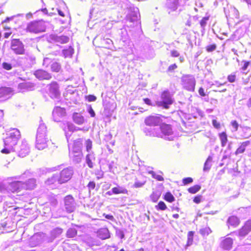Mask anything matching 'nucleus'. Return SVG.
I'll return each instance as SVG.
<instances>
[{
    "label": "nucleus",
    "instance_id": "nucleus-1",
    "mask_svg": "<svg viewBox=\"0 0 251 251\" xmlns=\"http://www.w3.org/2000/svg\"><path fill=\"white\" fill-rule=\"evenodd\" d=\"M20 138L21 133L18 129L13 128L7 132L6 137L3 140L4 148L1 152L7 154L14 151Z\"/></svg>",
    "mask_w": 251,
    "mask_h": 251
},
{
    "label": "nucleus",
    "instance_id": "nucleus-2",
    "mask_svg": "<svg viewBox=\"0 0 251 251\" xmlns=\"http://www.w3.org/2000/svg\"><path fill=\"white\" fill-rule=\"evenodd\" d=\"M49 142L47 126L41 119L37 130L35 148L38 150H43L47 148Z\"/></svg>",
    "mask_w": 251,
    "mask_h": 251
},
{
    "label": "nucleus",
    "instance_id": "nucleus-3",
    "mask_svg": "<svg viewBox=\"0 0 251 251\" xmlns=\"http://www.w3.org/2000/svg\"><path fill=\"white\" fill-rule=\"evenodd\" d=\"M160 100L156 102V105L158 107L168 109L174 102L173 96L168 90L164 91L160 97Z\"/></svg>",
    "mask_w": 251,
    "mask_h": 251
},
{
    "label": "nucleus",
    "instance_id": "nucleus-4",
    "mask_svg": "<svg viewBox=\"0 0 251 251\" xmlns=\"http://www.w3.org/2000/svg\"><path fill=\"white\" fill-rule=\"evenodd\" d=\"M74 168L72 166L66 167L64 164L51 168L43 167L39 169L40 173H51L60 172V173H73Z\"/></svg>",
    "mask_w": 251,
    "mask_h": 251
},
{
    "label": "nucleus",
    "instance_id": "nucleus-5",
    "mask_svg": "<svg viewBox=\"0 0 251 251\" xmlns=\"http://www.w3.org/2000/svg\"><path fill=\"white\" fill-rule=\"evenodd\" d=\"M181 84L186 90L193 92L195 90L196 85V80L192 75H183L181 78Z\"/></svg>",
    "mask_w": 251,
    "mask_h": 251
},
{
    "label": "nucleus",
    "instance_id": "nucleus-6",
    "mask_svg": "<svg viewBox=\"0 0 251 251\" xmlns=\"http://www.w3.org/2000/svg\"><path fill=\"white\" fill-rule=\"evenodd\" d=\"M158 132H160L159 137L164 138L166 140H173L174 136L171 126L167 124L162 125L159 128H157Z\"/></svg>",
    "mask_w": 251,
    "mask_h": 251
},
{
    "label": "nucleus",
    "instance_id": "nucleus-7",
    "mask_svg": "<svg viewBox=\"0 0 251 251\" xmlns=\"http://www.w3.org/2000/svg\"><path fill=\"white\" fill-rule=\"evenodd\" d=\"M10 48L16 54H24L25 46L19 39H13L11 41Z\"/></svg>",
    "mask_w": 251,
    "mask_h": 251
},
{
    "label": "nucleus",
    "instance_id": "nucleus-8",
    "mask_svg": "<svg viewBox=\"0 0 251 251\" xmlns=\"http://www.w3.org/2000/svg\"><path fill=\"white\" fill-rule=\"evenodd\" d=\"M26 29L27 32L38 33L45 31V28L42 23L33 21L28 24Z\"/></svg>",
    "mask_w": 251,
    "mask_h": 251
},
{
    "label": "nucleus",
    "instance_id": "nucleus-9",
    "mask_svg": "<svg viewBox=\"0 0 251 251\" xmlns=\"http://www.w3.org/2000/svg\"><path fill=\"white\" fill-rule=\"evenodd\" d=\"M13 151L17 152L18 156L20 157H24L27 155L30 152V147L26 141L22 140L21 144L15 147V150Z\"/></svg>",
    "mask_w": 251,
    "mask_h": 251
},
{
    "label": "nucleus",
    "instance_id": "nucleus-10",
    "mask_svg": "<svg viewBox=\"0 0 251 251\" xmlns=\"http://www.w3.org/2000/svg\"><path fill=\"white\" fill-rule=\"evenodd\" d=\"M62 128L65 132L66 137L68 142V146L69 148H70V144L69 143V138L71 136L72 132L74 131L80 130V128L75 126L72 123L69 122L64 123L62 126Z\"/></svg>",
    "mask_w": 251,
    "mask_h": 251
},
{
    "label": "nucleus",
    "instance_id": "nucleus-11",
    "mask_svg": "<svg viewBox=\"0 0 251 251\" xmlns=\"http://www.w3.org/2000/svg\"><path fill=\"white\" fill-rule=\"evenodd\" d=\"M49 95L52 99H58L60 94L59 86L56 82H52L49 85Z\"/></svg>",
    "mask_w": 251,
    "mask_h": 251
},
{
    "label": "nucleus",
    "instance_id": "nucleus-12",
    "mask_svg": "<svg viewBox=\"0 0 251 251\" xmlns=\"http://www.w3.org/2000/svg\"><path fill=\"white\" fill-rule=\"evenodd\" d=\"M162 122L161 117L159 116L152 115L147 117L145 120V123L149 126H155L159 125Z\"/></svg>",
    "mask_w": 251,
    "mask_h": 251
},
{
    "label": "nucleus",
    "instance_id": "nucleus-13",
    "mask_svg": "<svg viewBox=\"0 0 251 251\" xmlns=\"http://www.w3.org/2000/svg\"><path fill=\"white\" fill-rule=\"evenodd\" d=\"M64 204L66 210L69 213L73 212L75 209V200L73 197L71 195H68L64 198Z\"/></svg>",
    "mask_w": 251,
    "mask_h": 251
},
{
    "label": "nucleus",
    "instance_id": "nucleus-14",
    "mask_svg": "<svg viewBox=\"0 0 251 251\" xmlns=\"http://www.w3.org/2000/svg\"><path fill=\"white\" fill-rule=\"evenodd\" d=\"M65 115V109L60 106H56L53 110L52 116L54 121L58 122L60 118Z\"/></svg>",
    "mask_w": 251,
    "mask_h": 251
},
{
    "label": "nucleus",
    "instance_id": "nucleus-15",
    "mask_svg": "<svg viewBox=\"0 0 251 251\" xmlns=\"http://www.w3.org/2000/svg\"><path fill=\"white\" fill-rule=\"evenodd\" d=\"M251 231V219L247 220L239 230V235L245 236Z\"/></svg>",
    "mask_w": 251,
    "mask_h": 251
},
{
    "label": "nucleus",
    "instance_id": "nucleus-16",
    "mask_svg": "<svg viewBox=\"0 0 251 251\" xmlns=\"http://www.w3.org/2000/svg\"><path fill=\"white\" fill-rule=\"evenodd\" d=\"M240 220L239 218L235 215L229 216L226 222V224L228 228H235L239 226Z\"/></svg>",
    "mask_w": 251,
    "mask_h": 251
},
{
    "label": "nucleus",
    "instance_id": "nucleus-17",
    "mask_svg": "<svg viewBox=\"0 0 251 251\" xmlns=\"http://www.w3.org/2000/svg\"><path fill=\"white\" fill-rule=\"evenodd\" d=\"M69 155L71 159L75 164L80 163L83 158L82 151H70Z\"/></svg>",
    "mask_w": 251,
    "mask_h": 251
},
{
    "label": "nucleus",
    "instance_id": "nucleus-18",
    "mask_svg": "<svg viewBox=\"0 0 251 251\" xmlns=\"http://www.w3.org/2000/svg\"><path fill=\"white\" fill-rule=\"evenodd\" d=\"M34 75L39 80H49L51 78V75L50 73L42 69L36 71Z\"/></svg>",
    "mask_w": 251,
    "mask_h": 251
},
{
    "label": "nucleus",
    "instance_id": "nucleus-19",
    "mask_svg": "<svg viewBox=\"0 0 251 251\" xmlns=\"http://www.w3.org/2000/svg\"><path fill=\"white\" fill-rule=\"evenodd\" d=\"M233 239L230 237H224L221 241L220 247L225 250H230L233 245Z\"/></svg>",
    "mask_w": 251,
    "mask_h": 251
},
{
    "label": "nucleus",
    "instance_id": "nucleus-20",
    "mask_svg": "<svg viewBox=\"0 0 251 251\" xmlns=\"http://www.w3.org/2000/svg\"><path fill=\"white\" fill-rule=\"evenodd\" d=\"M12 95V90L9 87H1L0 88V99L2 100L8 99Z\"/></svg>",
    "mask_w": 251,
    "mask_h": 251
},
{
    "label": "nucleus",
    "instance_id": "nucleus-21",
    "mask_svg": "<svg viewBox=\"0 0 251 251\" xmlns=\"http://www.w3.org/2000/svg\"><path fill=\"white\" fill-rule=\"evenodd\" d=\"M97 236L102 240L109 239L110 237V234L107 227H102L99 229L97 231Z\"/></svg>",
    "mask_w": 251,
    "mask_h": 251
},
{
    "label": "nucleus",
    "instance_id": "nucleus-22",
    "mask_svg": "<svg viewBox=\"0 0 251 251\" xmlns=\"http://www.w3.org/2000/svg\"><path fill=\"white\" fill-rule=\"evenodd\" d=\"M9 189L13 193L19 192L23 190V182L16 181L9 184Z\"/></svg>",
    "mask_w": 251,
    "mask_h": 251
},
{
    "label": "nucleus",
    "instance_id": "nucleus-23",
    "mask_svg": "<svg viewBox=\"0 0 251 251\" xmlns=\"http://www.w3.org/2000/svg\"><path fill=\"white\" fill-rule=\"evenodd\" d=\"M143 131L147 136L156 137L160 136V132L157 131V128H152L151 126L144 128Z\"/></svg>",
    "mask_w": 251,
    "mask_h": 251
},
{
    "label": "nucleus",
    "instance_id": "nucleus-24",
    "mask_svg": "<svg viewBox=\"0 0 251 251\" xmlns=\"http://www.w3.org/2000/svg\"><path fill=\"white\" fill-rule=\"evenodd\" d=\"M34 85L29 82H24L18 85V89L21 92L32 91L34 89Z\"/></svg>",
    "mask_w": 251,
    "mask_h": 251
},
{
    "label": "nucleus",
    "instance_id": "nucleus-25",
    "mask_svg": "<svg viewBox=\"0 0 251 251\" xmlns=\"http://www.w3.org/2000/svg\"><path fill=\"white\" fill-rule=\"evenodd\" d=\"M23 190H30L33 189L36 186V180L34 179H30L23 182Z\"/></svg>",
    "mask_w": 251,
    "mask_h": 251
},
{
    "label": "nucleus",
    "instance_id": "nucleus-26",
    "mask_svg": "<svg viewBox=\"0 0 251 251\" xmlns=\"http://www.w3.org/2000/svg\"><path fill=\"white\" fill-rule=\"evenodd\" d=\"M51 38L56 43L60 44H65L68 42L69 38L67 36H58L56 35H52Z\"/></svg>",
    "mask_w": 251,
    "mask_h": 251
},
{
    "label": "nucleus",
    "instance_id": "nucleus-27",
    "mask_svg": "<svg viewBox=\"0 0 251 251\" xmlns=\"http://www.w3.org/2000/svg\"><path fill=\"white\" fill-rule=\"evenodd\" d=\"M82 139L78 138L74 141L71 151H82Z\"/></svg>",
    "mask_w": 251,
    "mask_h": 251
},
{
    "label": "nucleus",
    "instance_id": "nucleus-28",
    "mask_svg": "<svg viewBox=\"0 0 251 251\" xmlns=\"http://www.w3.org/2000/svg\"><path fill=\"white\" fill-rule=\"evenodd\" d=\"M178 0H168L166 3L167 7L171 11H176L178 7Z\"/></svg>",
    "mask_w": 251,
    "mask_h": 251
},
{
    "label": "nucleus",
    "instance_id": "nucleus-29",
    "mask_svg": "<svg viewBox=\"0 0 251 251\" xmlns=\"http://www.w3.org/2000/svg\"><path fill=\"white\" fill-rule=\"evenodd\" d=\"M250 144L249 141H246L242 142L239 148L236 150L235 152V154L237 155L239 154L243 153L246 150V148Z\"/></svg>",
    "mask_w": 251,
    "mask_h": 251
},
{
    "label": "nucleus",
    "instance_id": "nucleus-30",
    "mask_svg": "<svg viewBox=\"0 0 251 251\" xmlns=\"http://www.w3.org/2000/svg\"><path fill=\"white\" fill-rule=\"evenodd\" d=\"M95 160V155L93 152L88 153L86 157V162L89 167H93L94 161Z\"/></svg>",
    "mask_w": 251,
    "mask_h": 251
},
{
    "label": "nucleus",
    "instance_id": "nucleus-31",
    "mask_svg": "<svg viewBox=\"0 0 251 251\" xmlns=\"http://www.w3.org/2000/svg\"><path fill=\"white\" fill-rule=\"evenodd\" d=\"M112 193L113 194H127L128 191L126 189L120 186H117L112 189Z\"/></svg>",
    "mask_w": 251,
    "mask_h": 251
},
{
    "label": "nucleus",
    "instance_id": "nucleus-32",
    "mask_svg": "<svg viewBox=\"0 0 251 251\" xmlns=\"http://www.w3.org/2000/svg\"><path fill=\"white\" fill-rule=\"evenodd\" d=\"M74 122L77 125H82L84 122V119L82 115L78 113H75L73 116Z\"/></svg>",
    "mask_w": 251,
    "mask_h": 251
},
{
    "label": "nucleus",
    "instance_id": "nucleus-33",
    "mask_svg": "<svg viewBox=\"0 0 251 251\" xmlns=\"http://www.w3.org/2000/svg\"><path fill=\"white\" fill-rule=\"evenodd\" d=\"M243 35V31L242 29H237L230 36V40L232 41L238 40Z\"/></svg>",
    "mask_w": 251,
    "mask_h": 251
},
{
    "label": "nucleus",
    "instance_id": "nucleus-34",
    "mask_svg": "<svg viewBox=\"0 0 251 251\" xmlns=\"http://www.w3.org/2000/svg\"><path fill=\"white\" fill-rule=\"evenodd\" d=\"M219 137L221 141V146L225 147L227 142V136L225 132L219 133Z\"/></svg>",
    "mask_w": 251,
    "mask_h": 251
},
{
    "label": "nucleus",
    "instance_id": "nucleus-35",
    "mask_svg": "<svg viewBox=\"0 0 251 251\" xmlns=\"http://www.w3.org/2000/svg\"><path fill=\"white\" fill-rule=\"evenodd\" d=\"M27 65H31L35 64L36 58L34 55L31 54H27L25 56Z\"/></svg>",
    "mask_w": 251,
    "mask_h": 251
},
{
    "label": "nucleus",
    "instance_id": "nucleus-36",
    "mask_svg": "<svg viewBox=\"0 0 251 251\" xmlns=\"http://www.w3.org/2000/svg\"><path fill=\"white\" fill-rule=\"evenodd\" d=\"M232 142H230L228 143L227 148L224 151V155L223 156V159L228 158L230 157L231 154V150L232 149Z\"/></svg>",
    "mask_w": 251,
    "mask_h": 251
},
{
    "label": "nucleus",
    "instance_id": "nucleus-37",
    "mask_svg": "<svg viewBox=\"0 0 251 251\" xmlns=\"http://www.w3.org/2000/svg\"><path fill=\"white\" fill-rule=\"evenodd\" d=\"M74 52V49L70 46L67 49H64L62 50L63 56L66 57H71Z\"/></svg>",
    "mask_w": 251,
    "mask_h": 251
},
{
    "label": "nucleus",
    "instance_id": "nucleus-38",
    "mask_svg": "<svg viewBox=\"0 0 251 251\" xmlns=\"http://www.w3.org/2000/svg\"><path fill=\"white\" fill-rule=\"evenodd\" d=\"M163 199L170 203H172L175 201V198L170 192H167L164 195Z\"/></svg>",
    "mask_w": 251,
    "mask_h": 251
},
{
    "label": "nucleus",
    "instance_id": "nucleus-39",
    "mask_svg": "<svg viewBox=\"0 0 251 251\" xmlns=\"http://www.w3.org/2000/svg\"><path fill=\"white\" fill-rule=\"evenodd\" d=\"M77 231L74 227L69 228L66 232V236L68 238H74L77 235Z\"/></svg>",
    "mask_w": 251,
    "mask_h": 251
},
{
    "label": "nucleus",
    "instance_id": "nucleus-40",
    "mask_svg": "<svg viewBox=\"0 0 251 251\" xmlns=\"http://www.w3.org/2000/svg\"><path fill=\"white\" fill-rule=\"evenodd\" d=\"M50 68L52 72L56 73L59 72L61 68L60 64L55 61L51 63Z\"/></svg>",
    "mask_w": 251,
    "mask_h": 251
},
{
    "label": "nucleus",
    "instance_id": "nucleus-41",
    "mask_svg": "<svg viewBox=\"0 0 251 251\" xmlns=\"http://www.w3.org/2000/svg\"><path fill=\"white\" fill-rule=\"evenodd\" d=\"M195 234V232L193 231H190L187 233V241L186 243L187 246H190L192 245L193 242V238Z\"/></svg>",
    "mask_w": 251,
    "mask_h": 251
},
{
    "label": "nucleus",
    "instance_id": "nucleus-42",
    "mask_svg": "<svg viewBox=\"0 0 251 251\" xmlns=\"http://www.w3.org/2000/svg\"><path fill=\"white\" fill-rule=\"evenodd\" d=\"M212 162V157L211 156H209L206 160L203 167V170L204 171H208L210 169Z\"/></svg>",
    "mask_w": 251,
    "mask_h": 251
},
{
    "label": "nucleus",
    "instance_id": "nucleus-43",
    "mask_svg": "<svg viewBox=\"0 0 251 251\" xmlns=\"http://www.w3.org/2000/svg\"><path fill=\"white\" fill-rule=\"evenodd\" d=\"M67 175V174H60V176L58 179V181L60 183L66 182L70 180L71 176Z\"/></svg>",
    "mask_w": 251,
    "mask_h": 251
},
{
    "label": "nucleus",
    "instance_id": "nucleus-44",
    "mask_svg": "<svg viewBox=\"0 0 251 251\" xmlns=\"http://www.w3.org/2000/svg\"><path fill=\"white\" fill-rule=\"evenodd\" d=\"M201 189V186L200 185H195L188 189V191L191 194H195L199 192Z\"/></svg>",
    "mask_w": 251,
    "mask_h": 251
},
{
    "label": "nucleus",
    "instance_id": "nucleus-45",
    "mask_svg": "<svg viewBox=\"0 0 251 251\" xmlns=\"http://www.w3.org/2000/svg\"><path fill=\"white\" fill-rule=\"evenodd\" d=\"M85 146L86 147V150L88 153L93 152L91 151L92 148V142L90 139H87L85 142Z\"/></svg>",
    "mask_w": 251,
    "mask_h": 251
},
{
    "label": "nucleus",
    "instance_id": "nucleus-46",
    "mask_svg": "<svg viewBox=\"0 0 251 251\" xmlns=\"http://www.w3.org/2000/svg\"><path fill=\"white\" fill-rule=\"evenodd\" d=\"M155 208L158 210H160L163 211L165 210L167 208V207L164 201H160L158 202L157 205L155 206Z\"/></svg>",
    "mask_w": 251,
    "mask_h": 251
},
{
    "label": "nucleus",
    "instance_id": "nucleus-47",
    "mask_svg": "<svg viewBox=\"0 0 251 251\" xmlns=\"http://www.w3.org/2000/svg\"><path fill=\"white\" fill-rule=\"evenodd\" d=\"M140 173H154L153 169L150 167H141L140 169Z\"/></svg>",
    "mask_w": 251,
    "mask_h": 251
},
{
    "label": "nucleus",
    "instance_id": "nucleus-48",
    "mask_svg": "<svg viewBox=\"0 0 251 251\" xmlns=\"http://www.w3.org/2000/svg\"><path fill=\"white\" fill-rule=\"evenodd\" d=\"M52 62L53 61H52L50 58L46 57L43 60V66L47 67L50 64L51 65Z\"/></svg>",
    "mask_w": 251,
    "mask_h": 251
},
{
    "label": "nucleus",
    "instance_id": "nucleus-49",
    "mask_svg": "<svg viewBox=\"0 0 251 251\" xmlns=\"http://www.w3.org/2000/svg\"><path fill=\"white\" fill-rule=\"evenodd\" d=\"M201 199H202V196L199 195H197L195 197H194L193 201V202H195V203L199 204L201 202Z\"/></svg>",
    "mask_w": 251,
    "mask_h": 251
},
{
    "label": "nucleus",
    "instance_id": "nucleus-50",
    "mask_svg": "<svg viewBox=\"0 0 251 251\" xmlns=\"http://www.w3.org/2000/svg\"><path fill=\"white\" fill-rule=\"evenodd\" d=\"M193 179L191 177H187L182 179V183L184 185H186L191 183L193 182Z\"/></svg>",
    "mask_w": 251,
    "mask_h": 251
},
{
    "label": "nucleus",
    "instance_id": "nucleus-51",
    "mask_svg": "<svg viewBox=\"0 0 251 251\" xmlns=\"http://www.w3.org/2000/svg\"><path fill=\"white\" fill-rule=\"evenodd\" d=\"M206 50L208 52H211L215 50L216 49V45L215 44H212L208 45L206 47Z\"/></svg>",
    "mask_w": 251,
    "mask_h": 251
},
{
    "label": "nucleus",
    "instance_id": "nucleus-52",
    "mask_svg": "<svg viewBox=\"0 0 251 251\" xmlns=\"http://www.w3.org/2000/svg\"><path fill=\"white\" fill-rule=\"evenodd\" d=\"M87 110L91 117H94L95 116V112L91 105H89L87 107Z\"/></svg>",
    "mask_w": 251,
    "mask_h": 251
},
{
    "label": "nucleus",
    "instance_id": "nucleus-53",
    "mask_svg": "<svg viewBox=\"0 0 251 251\" xmlns=\"http://www.w3.org/2000/svg\"><path fill=\"white\" fill-rule=\"evenodd\" d=\"M236 75L235 73L232 74L227 76V80L230 82H234L235 81Z\"/></svg>",
    "mask_w": 251,
    "mask_h": 251
},
{
    "label": "nucleus",
    "instance_id": "nucleus-54",
    "mask_svg": "<svg viewBox=\"0 0 251 251\" xmlns=\"http://www.w3.org/2000/svg\"><path fill=\"white\" fill-rule=\"evenodd\" d=\"M116 236L121 239H123L125 237L124 232L121 230H118L116 231Z\"/></svg>",
    "mask_w": 251,
    "mask_h": 251
},
{
    "label": "nucleus",
    "instance_id": "nucleus-55",
    "mask_svg": "<svg viewBox=\"0 0 251 251\" xmlns=\"http://www.w3.org/2000/svg\"><path fill=\"white\" fill-rule=\"evenodd\" d=\"M208 20V17H204L200 21V25L202 27H204L205 26L207 21Z\"/></svg>",
    "mask_w": 251,
    "mask_h": 251
},
{
    "label": "nucleus",
    "instance_id": "nucleus-56",
    "mask_svg": "<svg viewBox=\"0 0 251 251\" xmlns=\"http://www.w3.org/2000/svg\"><path fill=\"white\" fill-rule=\"evenodd\" d=\"M23 16H24L23 14H18L15 16H12L10 17H7L6 19L3 21V22L7 23V22H8L9 21L13 20L14 18H15L16 17H21V16L23 17Z\"/></svg>",
    "mask_w": 251,
    "mask_h": 251
},
{
    "label": "nucleus",
    "instance_id": "nucleus-57",
    "mask_svg": "<svg viewBox=\"0 0 251 251\" xmlns=\"http://www.w3.org/2000/svg\"><path fill=\"white\" fill-rule=\"evenodd\" d=\"M213 126L219 129L221 127V124L219 122H217L216 120H213L212 121Z\"/></svg>",
    "mask_w": 251,
    "mask_h": 251
},
{
    "label": "nucleus",
    "instance_id": "nucleus-58",
    "mask_svg": "<svg viewBox=\"0 0 251 251\" xmlns=\"http://www.w3.org/2000/svg\"><path fill=\"white\" fill-rule=\"evenodd\" d=\"M95 186L96 184L94 181H90L87 185V187L89 191L94 190L95 188Z\"/></svg>",
    "mask_w": 251,
    "mask_h": 251
},
{
    "label": "nucleus",
    "instance_id": "nucleus-59",
    "mask_svg": "<svg viewBox=\"0 0 251 251\" xmlns=\"http://www.w3.org/2000/svg\"><path fill=\"white\" fill-rule=\"evenodd\" d=\"M2 67L6 70H10L12 69V65L10 63L4 62L2 63Z\"/></svg>",
    "mask_w": 251,
    "mask_h": 251
},
{
    "label": "nucleus",
    "instance_id": "nucleus-60",
    "mask_svg": "<svg viewBox=\"0 0 251 251\" xmlns=\"http://www.w3.org/2000/svg\"><path fill=\"white\" fill-rule=\"evenodd\" d=\"M86 99L89 102L95 101L97 100V97L92 95H89L86 97Z\"/></svg>",
    "mask_w": 251,
    "mask_h": 251
},
{
    "label": "nucleus",
    "instance_id": "nucleus-61",
    "mask_svg": "<svg viewBox=\"0 0 251 251\" xmlns=\"http://www.w3.org/2000/svg\"><path fill=\"white\" fill-rule=\"evenodd\" d=\"M146 183V181H143V182H135L134 184V187L135 188H140L142 187Z\"/></svg>",
    "mask_w": 251,
    "mask_h": 251
},
{
    "label": "nucleus",
    "instance_id": "nucleus-62",
    "mask_svg": "<svg viewBox=\"0 0 251 251\" xmlns=\"http://www.w3.org/2000/svg\"><path fill=\"white\" fill-rule=\"evenodd\" d=\"M177 66L176 64H173L169 66L167 69L168 72H173L175 69L177 68Z\"/></svg>",
    "mask_w": 251,
    "mask_h": 251
},
{
    "label": "nucleus",
    "instance_id": "nucleus-63",
    "mask_svg": "<svg viewBox=\"0 0 251 251\" xmlns=\"http://www.w3.org/2000/svg\"><path fill=\"white\" fill-rule=\"evenodd\" d=\"M171 55L174 57H176L179 56V53L176 50H172L171 51Z\"/></svg>",
    "mask_w": 251,
    "mask_h": 251
},
{
    "label": "nucleus",
    "instance_id": "nucleus-64",
    "mask_svg": "<svg viewBox=\"0 0 251 251\" xmlns=\"http://www.w3.org/2000/svg\"><path fill=\"white\" fill-rule=\"evenodd\" d=\"M231 126L235 131H237L238 127V124L236 121H232L231 122Z\"/></svg>",
    "mask_w": 251,
    "mask_h": 251
}]
</instances>
